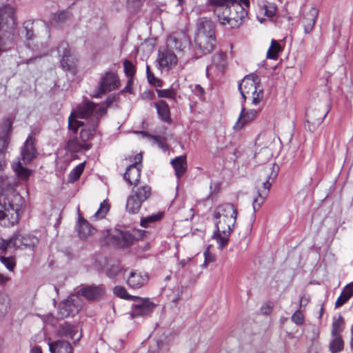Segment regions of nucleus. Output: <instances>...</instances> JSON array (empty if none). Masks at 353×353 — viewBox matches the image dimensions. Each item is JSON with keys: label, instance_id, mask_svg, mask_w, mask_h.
<instances>
[{"label": "nucleus", "instance_id": "cd10ccee", "mask_svg": "<svg viewBox=\"0 0 353 353\" xmlns=\"http://www.w3.org/2000/svg\"><path fill=\"white\" fill-rule=\"evenodd\" d=\"M353 296V283L346 285L335 303V307H340Z\"/></svg>", "mask_w": 353, "mask_h": 353}, {"label": "nucleus", "instance_id": "4be33fe9", "mask_svg": "<svg viewBox=\"0 0 353 353\" xmlns=\"http://www.w3.org/2000/svg\"><path fill=\"white\" fill-rule=\"evenodd\" d=\"M105 290L103 285L88 286L81 289L79 292L82 296L88 300H97L104 294Z\"/></svg>", "mask_w": 353, "mask_h": 353}, {"label": "nucleus", "instance_id": "8fccbe9b", "mask_svg": "<svg viewBox=\"0 0 353 353\" xmlns=\"http://www.w3.org/2000/svg\"><path fill=\"white\" fill-rule=\"evenodd\" d=\"M292 321L296 325H300L304 323V317L301 311H296L292 316Z\"/></svg>", "mask_w": 353, "mask_h": 353}, {"label": "nucleus", "instance_id": "423d86ee", "mask_svg": "<svg viewBox=\"0 0 353 353\" xmlns=\"http://www.w3.org/2000/svg\"><path fill=\"white\" fill-rule=\"evenodd\" d=\"M152 195L151 188L147 184L134 185L126 202V210L132 214L137 213L143 203Z\"/></svg>", "mask_w": 353, "mask_h": 353}, {"label": "nucleus", "instance_id": "c9c22d12", "mask_svg": "<svg viewBox=\"0 0 353 353\" xmlns=\"http://www.w3.org/2000/svg\"><path fill=\"white\" fill-rule=\"evenodd\" d=\"M23 29L26 32V39L27 41V46L28 48H31L30 41H33L35 38L33 29V22L31 21H26L23 23Z\"/></svg>", "mask_w": 353, "mask_h": 353}, {"label": "nucleus", "instance_id": "a211bd4d", "mask_svg": "<svg viewBox=\"0 0 353 353\" xmlns=\"http://www.w3.org/2000/svg\"><path fill=\"white\" fill-rule=\"evenodd\" d=\"M158 62L161 68L170 69L177 63V57L171 50H159Z\"/></svg>", "mask_w": 353, "mask_h": 353}, {"label": "nucleus", "instance_id": "4468645a", "mask_svg": "<svg viewBox=\"0 0 353 353\" xmlns=\"http://www.w3.org/2000/svg\"><path fill=\"white\" fill-rule=\"evenodd\" d=\"M319 10L315 7L305 8L303 11L301 23L304 28L305 34L310 33L316 23L318 17Z\"/></svg>", "mask_w": 353, "mask_h": 353}, {"label": "nucleus", "instance_id": "2f4dec72", "mask_svg": "<svg viewBox=\"0 0 353 353\" xmlns=\"http://www.w3.org/2000/svg\"><path fill=\"white\" fill-rule=\"evenodd\" d=\"M281 51V47L279 42L274 39H272L268 50L266 57L270 59L276 60L278 59L279 54Z\"/></svg>", "mask_w": 353, "mask_h": 353}, {"label": "nucleus", "instance_id": "20e7f679", "mask_svg": "<svg viewBox=\"0 0 353 353\" xmlns=\"http://www.w3.org/2000/svg\"><path fill=\"white\" fill-rule=\"evenodd\" d=\"M279 172V166L275 163H268L259 170V178L256 181L257 196L254 198V212L258 211L268 196L270 188Z\"/></svg>", "mask_w": 353, "mask_h": 353}, {"label": "nucleus", "instance_id": "9d476101", "mask_svg": "<svg viewBox=\"0 0 353 353\" xmlns=\"http://www.w3.org/2000/svg\"><path fill=\"white\" fill-rule=\"evenodd\" d=\"M16 26L15 9L11 6L0 8V32L10 34Z\"/></svg>", "mask_w": 353, "mask_h": 353}, {"label": "nucleus", "instance_id": "e2e57ef3", "mask_svg": "<svg viewBox=\"0 0 353 353\" xmlns=\"http://www.w3.org/2000/svg\"><path fill=\"white\" fill-rule=\"evenodd\" d=\"M325 116H326V113H325L323 115L321 116L319 118H318V119H316V120H317V122H318L319 123H321V122L323 121V119H324V118L325 117Z\"/></svg>", "mask_w": 353, "mask_h": 353}, {"label": "nucleus", "instance_id": "58836bf2", "mask_svg": "<svg viewBox=\"0 0 353 353\" xmlns=\"http://www.w3.org/2000/svg\"><path fill=\"white\" fill-rule=\"evenodd\" d=\"M163 216V214L159 212L155 214H152L141 220V225L143 228H148L152 223H155L160 220Z\"/></svg>", "mask_w": 353, "mask_h": 353}, {"label": "nucleus", "instance_id": "4c0bfd02", "mask_svg": "<svg viewBox=\"0 0 353 353\" xmlns=\"http://www.w3.org/2000/svg\"><path fill=\"white\" fill-rule=\"evenodd\" d=\"M85 167V163H79L77 165L69 174V181L74 182L79 179Z\"/></svg>", "mask_w": 353, "mask_h": 353}, {"label": "nucleus", "instance_id": "393cba45", "mask_svg": "<svg viewBox=\"0 0 353 353\" xmlns=\"http://www.w3.org/2000/svg\"><path fill=\"white\" fill-rule=\"evenodd\" d=\"M159 117L165 123H171L170 112L168 104L163 100H159L154 103Z\"/></svg>", "mask_w": 353, "mask_h": 353}, {"label": "nucleus", "instance_id": "0e129e2a", "mask_svg": "<svg viewBox=\"0 0 353 353\" xmlns=\"http://www.w3.org/2000/svg\"><path fill=\"white\" fill-rule=\"evenodd\" d=\"M351 347L353 349V324L351 328Z\"/></svg>", "mask_w": 353, "mask_h": 353}, {"label": "nucleus", "instance_id": "7ed1b4c3", "mask_svg": "<svg viewBox=\"0 0 353 353\" xmlns=\"http://www.w3.org/2000/svg\"><path fill=\"white\" fill-rule=\"evenodd\" d=\"M237 214L236 208L229 203L219 205L214 210L213 221L216 230L213 237L216 239L221 249L228 243L229 236L235 225Z\"/></svg>", "mask_w": 353, "mask_h": 353}, {"label": "nucleus", "instance_id": "b1692460", "mask_svg": "<svg viewBox=\"0 0 353 353\" xmlns=\"http://www.w3.org/2000/svg\"><path fill=\"white\" fill-rule=\"evenodd\" d=\"M48 345L50 353H72V347L65 341L49 342Z\"/></svg>", "mask_w": 353, "mask_h": 353}, {"label": "nucleus", "instance_id": "72a5a7b5", "mask_svg": "<svg viewBox=\"0 0 353 353\" xmlns=\"http://www.w3.org/2000/svg\"><path fill=\"white\" fill-rule=\"evenodd\" d=\"M12 167L21 180H27L32 173L31 170L23 167L21 162L13 163Z\"/></svg>", "mask_w": 353, "mask_h": 353}, {"label": "nucleus", "instance_id": "6e6d98bb", "mask_svg": "<svg viewBox=\"0 0 353 353\" xmlns=\"http://www.w3.org/2000/svg\"><path fill=\"white\" fill-rule=\"evenodd\" d=\"M8 305V298L6 295H0V309L4 308L6 309Z\"/></svg>", "mask_w": 353, "mask_h": 353}, {"label": "nucleus", "instance_id": "f03ea898", "mask_svg": "<svg viewBox=\"0 0 353 353\" xmlns=\"http://www.w3.org/2000/svg\"><path fill=\"white\" fill-rule=\"evenodd\" d=\"M208 0V3L214 8L219 21L223 25L231 28L239 27L247 17V9L250 7V0Z\"/></svg>", "mask_w": 353, "mask_h": 353}, {"label": "nucleus", "instance_id": "ddd939ff", "mask_svg": "<svg viewBox=\"0 0 353 353\" xmlns=\"http://www.w3.org/2000/svg\"><path fill=\"white\" fill-rule=\"evenodd\" d=\"M134 159L135 162L128 167L123 176L124 179L130 185H137L141 177V168L139 163L142 160L141 154H137Z\"/></svg>", "mask_w": 353, "mask_h": 353}, {"label": "nucleus", "instance_id": "a878e982", "mask_svg": "<svg viewBox=\"0 0 353 353\" xmlns=\"http://www.w3.org/2000/svg\"><path fill=\"white\" fill-rule=\"evenodd\" d=\"M94 230V229L88 222V221L80 216L77 224V232L79 236L82 239H85L90 235H92Z\"/></svg>", "mask_w": 353, "mask_h": 353}, {"label": "nucleus", "instance_id": "c85d7f7f", "mask_svg": "<svg viewBox=\"0 0 353 353\" xmlns=\"http://www.w3.org/2000/svg\"><path fill=\"white\" fill-rule=\"evenodd\" d=\"M167 46L168 49L182 50L183 43L179 36L175 33L170 34L167 39Z\"/></svg>", "mask_w": 353, "mask_h": 353}, {"label": "nucleus", "instance_id": "de8ad7c7", "mask_svg": "<svg viewBox=\"0 0 353 353\" xmlns=\"http://www.w3.org/2000/svg\"><path fill=\"white\" fill-rule=\"evenodd\" d=\"M146 73L148 82L150 84H152L155 86H160V81L154 77V74L151 72L150 67L148 65H147L146 67Z\"/></svg>", "mask_w": 353, "mask_h": 353}, {"label": "nucleus", "instance_id": "ea45409f", "mask_svg": "<svg viewBox=\"0 0 353 353\" xmlns=\"http://www.w3.org/2000/svg\"><path fill=\"white\" fill-rule=\"evenodd\" d=\"M144 0H127V9L130 13H136L141 8Z\"/></svg>", "mask_w": 353, "mask_h": 353}, {"label": "nucleus", "instance_id": "69168bd1", "mask_svg": "<svg viewBox=\"0 0 353 353\" xmlns=\"http://www.w3.org/2000/svg\"><path fill=\"white\" fill-rule=\"evenodd\" d=\"M5 165V163L0 162V171H1L4 168Z\"/></svg>", "mask_w": 353, "mask_h": 353}, {"label": "nucleus", "instance_id": "6e6552de", "mask_svg": "<svg viewBox=\"0 0 353 353\" xmlns=\"http://www.w3.org/2000/svg\"><path fill=\"white\" fill-rule=\"evenodd\" d=\"M83 301L79 294H72L60 303L58 308L59 318L63 319L74 316L82 308Z\"/></svg>", "mask_w": 353, "mask_h": 353}, {"label": "nucleus", "instance_id": "13d9d810", "mask_svg": "<svg viewBox=\"0 0 353 353\" xmlns=\"http://www.w3.org/2000/svg\"><path fill=\"white\" fill-rule=\"evenodd\" d=\"M30 353H42V350L40 347L34 345L30 349Z\"/></svg>", "mask_w": 353, "mask_h": 353}, {"label": "nucleus", "instance_id": "603ef678", "mask_svg": "<svg viewBox=\"0 0 353 353\" xmlns=\"http://www.w3.org/2000/svg\"><path fill=\"white\" fill-rule=\"evenodd\" d=\"M154 139L155 142L158 144L159 147L163 149V150H167L168 149V146L166 143V140L165 138L161 137H154Z\"/></svg>", "mask_w": 353, "mask_h": 353}, {"label": "nucleus", "instance_id": "864d4df0", "mask_svg": "<svg viewBox=\"0 0 353 353\" xmlns=\"http://www.w3.org/2000/svg\"><path fill=\"white\" fill-rule=\"evenodd\" d=\"M8 145V138L3 137L0 138V154L3 153Z\"/></svg>", "mask_w": 353, "mask_h": 353}, {"label": "nucleus", "instance_id": "f8f14e48", "mask_svg": "<svg viewBox=\"0 0 353 353\" xmlns=\"http://www.w3.org/2000/svg\"><path fill=\"white\" fill-rule=\"evenodd\" d=\"M19 207L8 203L5 205L3 210H0V224L5 227L13 226L17 224L19 219Z\"/></svg>", "mask_w": 353, "mask_h": 353}, {"label": "nucleus", "instance_id": "4d7b16f0", "mask_svg": "<svg viewBox=\"0 0 353 353\" xmlns=\"http://www.w3.org/2000/svg\"><path fill=\"white\" fill-rule=\"evenodd\" d=\"M10 280V277L0 272V286H5Z\"/></svg>", "mask_w": 353, "mask_h": 353}, {"label": "nucleus", "instance_id": "5fc2aeb1", "mask_svg": "<svg viewBox=\"0 0 353 353\" xmlns=\"http://www.w3.org/2000/svg\"><path fill=\"white\" fill-rule=\"evenodd\" d=\"M154 97V93L152 91L147 90L141 94V98L144 100H152Z\"/></svg>", "mask_w": 353, "mask_h": 353}, {"label": "nucleus", "instance_id": "c03bdc74", "mask_svg": "<svg viewBox=\"0 0 353 353\" xmlns=\"http://www.w3.org/2000/svg\"><path fill=\"white\" fill-rule=\"evenodd\" d=\"M123 66L126 76L132 79L136 72L134 65L131 61L125 60Z\"/></svg>", "mask_w": 353, "mask_h": 353}, {"label": "nucleus", "instance_id": "680f3d73", "mask_svg": "<svg viewBox=\"0 0 353 353\" xmlns=\"http://www.w3.org/2000/svg\"><path fill=\"white\" fill-rule=\"evenodd\" d=\"M195 90H198L201 94H203L204 90L203 88H201L199 85H196L195 86Z\"/></svg>", "mask_w": 353, "mask_h": 353}, {"label": "nucleus", "instance_id": "9b49d317", "mask_svg": "<svg viewBox=\"0 0 353 353\" xmlns=\"http://www.w3.org/2000/svg\"><path fill=\"white\" fill-rule=\"evenodd\" d=\"M133 301L135 303L132 306L130 315L132 318L138 316H147L152 312L154 305L148 299H142L139 296H134Z\"/></svg>", "mask_w": 353, "mask_h": 353}, {"label": "nucleus", "instance_id": "a18cd8bd", "mask_svg": "<svg viewBox=\"0 0 353 353\" xmlns=\"http://www.w3.org/2000/svg\"><path fill=\"white\" fill-rule=\"evenodd\" d=\"M8 34L0 32V55L7 50Z\"/></svg>", "mask_w": 353, "mask_h": 353}, {"label": "nucleus", "instance_id": "c756f323", "mask_svg": "<svg viewBox=\"0 0 353 353\" xmlns=\"http://www.w3.org/2000/svg\"><path fill=\"white\" fill-rule=\"evenodd\" d=\"M332 340L329 345L331 353H337L343 350L344 342L341 335H332Z\"/></svg>", "mask_w": 353, "mask_h": 353}, {"label": "nucleus", "instance_id": "7c9ffc66", "mask_svg": "<svg viewBox=\"0 0 353 353\" xmlns=\"http://www.w3.org/2000/svg\"><path fill=\"white\" fill-rule=\"evenodd\" d=\"M117 243L121 247H127L130 245L134 241V237L132 235L126 231H121L118 233L117 236Z\"/></svg>", "mask_w": 353, "mask_h": 353}, {"label": "nucleus", "instance_id": "5701e85b", "mask_svg": "<svg viewBox=\"0 0 353 353\" xmlns=\"http://www.w3.org/2000/svg\"><path fill=\"white\" fill-rule=\"evenodd\" d=\"M201 33L205 36L214 34V26L213 22L206 18H200L198 20L196 34Z\"/></svg>", "mask_w": 353, "mask_h": 353}, {"label": "nucleus", "instance_id": "338daca9", "mask_svg": "<svg viewBox=\"0 0 353 353\" xmlns=\"http://www.w3.org/2000/svg\"><path fill=\"white\" fill-rule=\"evenodd\" d=\"M307 121H309L310 119L312 120V117L310 116L309 112L307 113Z\"/></svg>", "mask_w": 353, "mask_h": 353}, {"label": "nucleus", "instance_id": "0eeeda50", "mask_svg": "<svg viewBox=\"0 0 353 353\" xmlns=\"http://www.w3.org/2000/svg\"><path fill=\"white\" fill-rule=\"evenodd\" d=\"M39 243V239L29 234L16 233L8 240H0V250L6 252L8 249H32Z\"/></svg>", "mask_w": 353, "mask_h": 353}, {"label": "nucleus", "instance_id": "79ce46f5", "mask_svg": "<svg viewBox=\"0 0 353 353\" xmlns=\"http://www.w3.org/2000/svg\"><path fill=\"white\" fill-rule=\"evenodd\" d=\"M114 294L119 298L126 299V300H132L135 296H131L128 294L126 289L122 286H115L113 289Z\"/></svg>", "mask_w": 353, "mask_h": 353}, {"label": "nucleus", "instance_id": "dca6fc26", "mask_svg": "<svg viewBox=\"0 0 353 353\" xmlns=\"http://www.w3.org/2000/svg\"><path fill=\"white\" fill-rule=\"evenodd\" d=\"M148 274L139 270L131 271L127 279L128 285L133 289H139L148 283Z\"/></svg>", "mask_w": 353, "mask_h": 353}, {"label": "nucleus", "instance_id": "aec40b11", "mask_svg": "<svg viewBox=\"0 0 353 353\" xmlns=\"http://www.w3.org/2000/svg\"><path fill=\"white\" fill-rule=\"evenodd\" d=\"M57 335L61 337H67L74 341H79L81 335L78 334L77 326L64 323L59 325Z\"/></svg>", "mask_w": 353, "mask_h": 353}, {"label": "nucleus", "instance_id": "f704fd0d", "mask_svg": "<svg viewBox=\"0 0 353 353\" xmlns=\"http://www.w3.org/2000/svg\"><path fill=\"white\" fill-rule=\"evenodd\" d=\"M276 11V8L274 4L263 5L259 8L258 12V19L262 22V19L259 18V15L267 17L268 18L272 17Z\"/></svg>", "mask_w": 353, "mask_h": 353}, {"label": "nucleus", "instance_id": "3c124183", "mask_svg": "<svg viewBox=\"0 0 353 353\" xmlns=\"http://www.w3.org/2000/svg\"><path fill=\"white\" fill-rule=\"evenodd\" d=\"M121 271V268L119 265H113L107 270V275L110 278L115 277Z\"/></svg>", "mask_w": 353, "mask_h": 353}, {"label": "nucleus", "instance_id": "774afa93", "mask_svg": "<svg viewBox=\"0 0 353 353\" xmlns=\"http://www.w3.org/2000/svg\"><path fill=\"white\" fill-rule=\"evenodd\" d=\"M183 0H178V5L181 6L183 4Z\"/></svg>", "mask_w": 353, "mask_h": 353}, {"label": "nucleus", "instance_id": "f3484780", "mask_svg": "<svg viewBox=\"0 0 353 353\" xmlns=\"http://www.w3.org/2000/svg\"><path fill=\"white\" fill-rule=\"evenodd\" d=\"M194 41L196 46L204 54L210 53L214 49L216 43L214 34L205 36L201 33L196 34Z\"/></svg>", "mask_w": 353, "mask_h": 353}, {"label": "nucleus", "instance_id": "39448f33", "mask_svg": "<svg viewBox=\"0 0 353 353\" xmlns=\"http://www.w3.org/2000/svg\"><path fill=\"white\" fill-rule=\"evenodd\" d=\"M239 90L245 101L252 97V104L258 105L263 99V88L260 85V79L257 75L250 74L244 77L239 84Z\"/></svg>", "mask_w": 353, "mask_h": 353}, {"label": "nucleus", "instance_id": "e433bc0d", "mask_svg": "<svg viewBox=\"0 0 353 353\" xmlns=\"http://www.w3.org/2000/svg\"><path fill=\"white\" fill-rule=\"evenodd\" d=\"M110 209V205L106 200H104L100 204V207L94 214L91 217L92 221H97L105 217Z\"/></svg>", "mask_w": 353, "mask_h": 353}, {"label": "nucleus", "instance_id": "49530a36", "mask_svg": "<svg viewBox=\"0 0 353 353\" xmlns=\"http://www.w3.org/2000/svg\"><path fill=\"white\" fill-rule=\"evenodd\" d=\"M159 97L174 99L176 96V92L173 90H157Z\"/></svg>", "mask_w": 353, "mask_h": 353}, {"label": "nucleus", "instance_id": "f257e3e1", "mask_svg": "<svg viewBox=\"0 0 353 353\" xmlns=\"http://www.w3.org/2000/svg\"><path fill=\"white\" fill-rule=\"evenodd\" d=\"M108 104L85 101L74 110L68 118V128L76 135L70 136L66 149L71 152L88 150V141L97 131L100 119L105 114Z\"/></svg>", "mask_w": 353, "mask_h": 353}, {"label": "nucleus", "instance_id": "09e8293b", "mask_svg": "<svg viewBox=\"0 0 353 353\" xmlns=\"http://www.w3.org/2000/svg\"><path fill=\"white\" fill-rule=\"evenodd\" d=\"M203 255L205 261L203 264V266L206 268L210 263H212L215 260V256L210 252L209 248H208L205 250V251L203 253Z\"/></svg>", "mask_w": 353, "mask_h": 353}, {"label": "nucleus", "instance_id": "bb28decb", "mask_svg": "<svg viewBox=\"0 0 353 353\" xmlns=\"http://www.w3.org/2000/svg\"><path fill=\"white\" fill-rule=\"evenodd\" d=\"M171 163L174 168L177 178L183 175L187 169L186 156H180L172 160Z\"/></svg>", "mask_w": 353, "mask_h": 353}, {"label": "nucleus", "instance_id": "052dcab7", "mask_svg": "<svg viewBox=\"0 0 353 353\" xmlns=\"http://www.w3.org/2000/svg\"><path fill=\"white\" fill-rule=\"evenodd\" d=\"M190 259H182L179 261V265L183 268L187 263L188 262L190 261Z\"/></svg>", "mask_w": 353, "mask_h": 353}, {"label": "nucleus", "instance_id": "412c9836", "mask_svg": "<svg viewBox=\"0 0 353 353\" xmlns=\"http://www.w3.org/2000/svg\"><path fill=\"white\" fill-rule=\"evenodd\" d=\"M34 139L32 136H29L22 148L21 156L24 163L27 164L36 157L37 150L34 145Z\"/></svg>", "mask_w": 353, "mask_h": 353}, {"label": "nucleus", "instance_id": "473e14b6", "mask_svg": "<svg viewBox=\"0 0 353 353\" xmlns=\"http://www.w3.org/2000/svg\"><path fill=\"white\" fill-rule=\"evenodd\" d=\"M212 65L219 70H223L227 65V55L225 53L220 52L212 57Z\"/></svg>", "mask_w": 353, "mask_h": 353}, {"label": "nucleus", "instance_id": "bf43d9fd", "mask_svg": "<svg viewBox=\"0 0 353 353\" xmlns=\"http://www.w3.org/2000/svg\"><path fill=\"white\" fill-rule=\"evenodd\" d=\"M132 83V79H130V80H128V84H127L126 87L124 88L123 91L130 92Z\"/></svg>", "mask_w": 353, "mask_h": 353}, {"label": "nucleus", "instance_id": "6ab92c4d", "mask_svg": "<svg viewBox=\"0 0 353 353\" xmlns=\"http://www.w3.org/2000/svg\"><path fill=\"white\" fill-rule=\"evenodd\" d=\"M57 52L61 57L60 63L62 68L66 71L71 70L72 65L70 61V52L68 49V44L65 42H61L57 47Z\"/></svg>", "mask_w": 353, "mask_h": 353}, {"label": "nucleus", "instance_id": "a19ab883", "mask_svg": "<svg viewBox=\"0 0 353 353\" xmlns=\"http://www.w3.org/2000/svg\"><path fill=\"white\" fill-rule=\"evenodd\" d=\"M0 261L8 270L10 272L14 271L16 266V261L14 257L0 256Z\"/></svg>", "mask_w": 353, "mask_h": 353}, {"label": "nucleus", "instance_id": "2eb2a0df", "mask_svg": "<svg viewBox=\"0 0 353 353\" xmlns=\"http://www.w3.org/2000/svg\"><path fill=\"white\" fill-rule=\"evenodd\" d=\"M259 112L254 109L241 108L239 118L233 126L236 131L241 130L245 125L254 121L258 116Z\"/></svg>", "mask_w": 353, "mask_h": 353}, {"label": "nucleus", "instance_id": "37998d69", "mask_svg": "<svg viewBox=\"0 0 353 353\" xmlns=\"http://www.w3.org/2000/svg\"><path fill=\"white\" fill-rule=\"evenodd\" d=\"M343 326V319L339 316L336 319H334L332 323V335H341Z\"/></svg>", "mask_w": 353, "mask_h": 353}, {"label": "nucleus", "instance_id": "1a4fd4ad", "mask_svg": "<svg viewBox=\"0 0 353 353\" xmlns=\"http://www.w3.org/2000/svg\"><path fill=\"white\" fill-rule=\"evenodd\" d=\"M120 85L117 74L114 72H106L100 78L98 85L94 90V97L98 98L112 90L117 89Z\"/></svg>", "mask_w": 353, "mask_h": 353}]
</instances>
